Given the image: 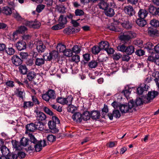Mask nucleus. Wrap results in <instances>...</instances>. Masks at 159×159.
I'll list each match as a JSON object with an SVG mask.
<instances>
[{
  "instance_id": "0e129e2a",
  "label": "nucleus",
  "mask_w": 159,
  "mask_h": 159,
  "mask_svg": "<svg viewBox=\"0 0 159 159\" xmlns=\"http://www.w3.org/2000/svg\"><path fill=\"white\" fill-rule=\"evenodd\" d=\"M145 52L141 49H137L135 52V54L139 57L143 56L145 54Z\"/></svg>"
},
{
  "instance_id": "bf43d9fd",
  "label": "nucleus",
  "mask_w": 159,
  "mask_h": 159,
  "mask_svg": "<svg viewBox=\"0 0 159 159\" xmlns=\"http://www.w3.org/2000/svg\"><path fill=\"white\" fill-rule=\"evenodd\" d=\"M57 102L61 104L64 105L66 104V98H63L61 97H58L56 99Z\"/></svg>"
},
{
  "instance_id": "774afa93",
  "label": "nucleus",
  "mask_w": 159,
  "mask_h": 159,
  "mask_svg": "<svg viewBox=\"0 0 159 159\" xmlns=\"http://www.w3.org/2000/svg\"><path fill=\"white\" fill-rule=\"evenodd\" d=\"M0 150L2 154L4 155H6L7 154V152H6L7 150L8 152H9V149L4 145L2 146L0 148Z\"/></svg>"
},
{
  "instance_id": "052dcab7",
  "label": "nucleus",
  "mask_w": 159,
  "mask_h": 159,
  "mask_svg": "<svg viewBox=\"0 0 159 159\" xmlns=\"http://www.w3.org/2000/svg\"><path fill=\"white\" fill-rule=\"evenodd\" d=\"M66 104L68 105L69 106L71 104L73 98L71 95H69L67 98H66Z\"/></svg>"
},
{
  "instance_id": "72a5a7b5",
  "label": "nucleus",
  "mask_w": 159,
  "mask_h": 159,
  "mask_svg": "<svg viewBox=\"0 0 159 159\" xmlns=\"http://www.w3.org/2000/svg\"><path fill=\"white\" fill-rule=\"evenodd\" d=\"M137 24L140 27H143L147 24L146 21L144 19L139 18L136 21Z\"/></svg>"
},
{
  "instance_id": "f8f14e48",
  "label": "nucleus",
  "mask_w": 159,
  "mask_h": 159,
  "mask_svg": "<svg viewBox=\"0 0 159 159\" xmlns=\"http://www.w3.org/2000/svg\"><path fill=\"white\" fill-rule=\"evenodd\" d=\"M35 45L37 50L39 53L40 54L45 51L46 47L42 41L37 43Z\"/></svg>"
},
{
  "instance_id": "5fc2aeb1",
  "label": "nucleus",
  "mask_w": 159,
  "mask_h": 159,
  "mask_svg": "<svg viewBox=\"0 0 159 159\" xmlns=\"http://www.w3.org/2000/svg\"><path fill=\"white\" fill-rule=\"evenodd\" d=\"M125 44L124 43L118 45L117 47L118 50L123 52H125L127 46H125Z\"/></svg>"
},
{
  "instance_id": "c9c22d12",
  "label": "nucleus",
  "mask_w": 159,
  "mask_h": 159,
  "mask_svg": "<svg viewBox=\"0 0 159 159\" xmlns=\"http://www.w3.org/2000/svg\"><path fill=\"white\" fill-rule=\"evenodd\" d=\"M157 10L158 8H157L153 5L150 6L148 8L149 12L153 15H157Z\"/></svg>"
},
{
  "instance_id": "a19ab883",
  "label": "nucleus",
  "mask_w": 159,
  "mask_h": 159,
  "mask_svg": "<svg viewBox=\"0 0 159 159\" xmlns=\"http://www.w3.org/2000/svg\"><path fill=\"white\" fill-rule=\"evenodd\" d=\"M56 48L58 52L59 51L60 52H63L66 49V47L64 45L61 43H59L57 46Z\"/></svg>"
},
{
  "instance_id": "13d9d810",
  "label": "nucleus",
  "mask_w": 159,
  "mask_h": 159,
  "mask_svg": "<svg viewBox=\"0 0 159 159\" xmlns=\"http://www.w3.org/2000/svg\"><path fill=\"white\" fill-rule=\"evenodd\" d=\"M65 26L62 25H61L59 23L52 26L51 29L54 30H58L63 28Z\"/></svg>"
},
{
  "instance_id": "1a4fd4ad",
  "label": "nucleus",
  "mask_w": 159,
  "mask_h": 159,
  "mask_svg": "<svg viewBox=\"0 0 159 159\" xmlns=\"http://www.w3.org/2000/svg\"><path fill=\"white\" fill-rule=\"evenodd\" d=\"M123 10L125 13L129 16H133L135 13V11L132 6L128 5L125 7Z\"/></svg>"
},
{
  "instance_id": "2f4dec72",
  "label": "nucleus",
  "mask_w": 159,
  "mask_h": 159,
  "mask_svg": "<svg viewBox=\"0 0 159 159\" xmlns=\"http://www.w3.org/2000/svg\"><path fill=\"white\" fill-rule=\"evenodd\" d=\"M34 106V103L30 101H24L23 107L24 109H30Z\"/></svg>"
},
{
  "instance_id": "aec40b11",
  "label": "nucleus",
  "mask_w": 159,
  "mask_h": 159,
  "mask_svg": "<svg viewBox=\"0 0 159 159\" xmlns=\"http://www.w3.org/2000/svg\"><path fill=\"white\" fill-rule=\"evenodd\" d=\"M73 120L76 122H81L82 120V114L79 112L75 113L72 116Z\"/></svg>"
},
{
  "instance_id": "f257e3e1",
  "label": "nucleus",
  "mask_w": 159,
  "mask_h": 159,
  "mask_svg": "<svg viewBox=\"0 0 159 159\" xmlns=\"http://www.w3.org/2000/svg\"><path fill=\"white\" fill-rule=\"evenodd\" d=\"M29 136L30 139V145L28 147V151H33L35 149L36 152H40L43 147L47 145L45 140H38L32 134L29 133Z\"/></svg>"
},
{
  "instance_id": "69168bd1",
  "label": "nucleus",
  "mask_w": 159,
  "mask_h": 159,
  "mask_svg": "<svg viewBox=\"0 0 159 159\" xmlns=\"http://www.w3.org/2000/svg\"><path fill=\"white\" fill-rule=\"evenodd\" d=\"M43 111L47 114L50 116H52L53 115V113L47 107H43Z\"/></svg>"
},
{
  "instance_id": "e2e57ef3",
  "label": "nucleus",
  "mask_w": 159,
  "mask_h": 159,
  "mask_svg": "<svg viewBox=\"0 0 159 159\" xmlns=\"http://www.w3.org/2000/svg\"><path fill=\"white\" fill-rule=\"evenodd\" d=\"M27 30V28L25 26H20L17 30L19 34L24 33Z\"/></svg>"
},
{
  "instance_id": "20e7f679",
  "label": "nucleus",
  "mask_w": 159,
  "mask_h": 159,
  "mask_svg": "<svg viewBox=\"0 0 159 159\" xmlns=\"http://www.w3.org/2000/svg\"><path fill=\"white\" fill-rule=\"evenodd\" d=\"M45 57H47L45 59L47 61H51L52 60L57 61H59V53L58 51L55 50H53L49 53H44L43 55V57L44 58Z\"/></svg>"
},
{
  "instance_id": "f704fd0d",
  "label": "nucleus",
  "mask_w": 159,
  "mask_h": 159,
  "mask_svg": "<svg viewBox=\"0 0 159 159\" xmlns=\"http://www.w3.org/2000/svg\"><path fill=\"white\" fill-rule=\"evenodd\" d=\"M30 140L28 138L23 137L20 140V145L23 146H26L29 144Z\"/></svg>"
},
{
  "instance_id": "5701e85b",
  "label": "nucleus",
  "mask_w": 159,
  "mask_h": 159,
  "mask_svg": "<svg viewBox=\"0 0 159 159\" xmlns=\"http://www.w3.org/2000/svg\"><path fill=\"white\" fill-rule=\"evenodd\" d=\"M123 18L122 19L123 22L121 23V25L125 28L128 29H131L132 27V24L129 22V21L127 19L126 20H123Z\"/></svg>"
},
{
  "instance_id": "4be33fe9",
  "label": "nucleus",
  "mask_w": 159,
  "mask_h": 159,
  "mask_svg": "<svg viewBox=\"0 0 159 159\" xmlns=\"http://www.w3.org/2000/svg\"><path fill=\"white\" fill-rule=\"evenodd\" d=\"M91 118L93 120H96L100 118V113L97 110H93L90 113Z\"/></svg>"
},
{
  "instance_id": "c85d7f7f",
  "label": "nucleus",
  "mask_w": 159,
  "mask_h": 159,
  "mask_svg": "<svg viewBox=\"0 0 159 159\" xmlns=\"http://www.w3.org/2000/svg\"><path fill=\"white\" fill-rule=\"evenodd\" d=\"M110 5L111 4L109 5L108 4L104 1H101L98 3V6L100 9L103 10L104 11L105 9L108 7L109 6H110Z\"/></svg>"
},
{
  "instance_id": "6e6d98bb",
  "label": "nucleus",
  "mask_w": 159,
  "mask_h": 159,
  "mask_svg": "<svg viewBox=\"0 0 159 159\" xmlns=\"http://www.w3.org/2000/svg\"><path fill=\"white\" fill-rule=\"evenodd\" d=\"M19 55L20 58L22 60L26 59L29 56V54L27 52H20Z\"/></svg>"
},
{
  "instance_id": "603ef678",
  "label": "nucleus",
  "mask_w": 159,
  "mask_h": 159,
  "mask_svg": "<svg viewBox=\"0 0 159 159\" xmlns=\"http://www.w3.org/2000/svg\"><path fill=\"white\" fill-rule=\"evenodd\" d=\"M102 115L103 118L105 116V115L108 112V109L107 106L105 104L104 105L103 108L102 109Z\"/></svg>"
},
{
  "instance_id": "79ce46f5",
  "label": "nucleus",
  "mask_w": 159,
  "mask_h": 159,
  "mask_svg": "<svg viewBox=\"0 0 159 159\" xmlns=\"http://www.w3.org/2000/svg\"><path fill=\"white\" fill-rule=\"evenodd\" d=\"M101 51L99 46L95 45L92 48V53L95 55L98 54Z\"/></svg>"
},
{
  "instance_id": "393cba45",
  "label": "nucleus",
  "mask_w": 159,
  "mask_h": 159,
  "mask_svg": "<svg viewBox=\"0 0 159 159\" xmlns=\"http://www.w3.org/2000/svg\"><path fill=\"white\" fill-rule=\"evenodd\" d=\"M26 79L30 81H32L36 78V74L34 71H29L26 74Z\"/></svg>"
},
{
  "instance_id": "6e6552de",
  "label": "nucleus",
  "mask_w": 159,
  "mask_h": 159,
  "mask_svg": "<svg viewBox=\"0 0 159 159\" xmlns=\"http://www.w3.org/2000/svg\"><path fill=\"white\" fill-rule=\"evenodd\" d=\"M149 86L145 83L141 84L139 86L137 89V93L139 95L142 94L144 91H147Z\"/></svg>"
},
{
  "instance_id": "ddd939ff",
  "label": "nucleus",
  "mask_w": 159,
  "mask_h": 159,
  "mask_svg": "<svg viewBox=\"0 0 159 159\" xmlns=\"http://www.w3.org/2000/svg\"><path fill=\"white\" fill-rule=\"evenodd\" d=\"M34 112L36 114V117L38 120L42 121L46 120L47 118L46 116L43 112L39 111L38 110H35Z\"/></svg>"
},
{
  "instance_id": "0eeeda50",
  "label": "nucleus",
  "mask_w": 159,
  "mask_h": 159,
  "mask_svg": "<svg viewBox=\"0 0 159 159\" xmlns=\"http://www.w3.org/2000/svg\"><path fill=\"white\" fill-rule=\"evenodd\" d=\"M98 60H92L89 62L88 64V66L91 68H94L97 66L98 64H100V65L101 63L103 64L102 62L104 61V59L101 60L99 57L98 58Z\"/></svg>"
},
{
  "instance_id": "9d476101",
  "label": "nucleus",
  "mask_w": 159,
  "mask_h": 159,
  "mask_svg": "<svg viewBox=\"0 0 159 159\" xmlns=\"http://www.w3.org/2000/svg\"><path fill=\"white\" fill-rule=\"evenodd\" d=\"M12 63L16 66H18L21 65L23 60L17 55H14L11 59Z\"/></svg>"
},
{
  "instance_id": "a18cd8bd",
  "label": "nucleus",
  "mask_w": 159,
  "mask_h": 159,
  "mask_svg": "<svg viewBox=\"0 0 159 159\" xmlns=\"http://www.w3.org/2000/svg\"><path fill=\"white\" fill-rule=\"evenodd\" d=\"M2 12L4 14L7 15H11L12 13V12L11 8L8 7H6L3 8Z\"/></svg>"
},
{
  "instance_id": "cd10ccee",
  "label": "nucleus",
  "mask_w": 159,
  "mask_h": 159,
  "mask_svg": "<svg viewBox=\"0 0 159 159\" xmlns=\"http://www.w3.org/2000/svg\"><path fill=\"white\" fill-rule=\"evenodd\" d=\"M153 44L151 42H148L146 43L144 46V48L147 50L150 53H152L154 48H153Z\"/></svg>"
},
{
  "instance_id": "a878e982",
  "label": "nucleus",
  "mask_w": 159,
  "mask_h": 159,
  "mask_svg": "<svg viewBox=\"0 0 159 159\" xmlns=\"http://www.w3.org/2000/svg\"><path fill=\"white\" fill-rule=\"evenodd\" d=\"M98 46L101 50H105L107 48L109 47V44L107 41H102L99 43Z\"/></svg>"
},
{
  "instance_id": "4d7b16f0",
  "label": "nucleus",
  "mask_w": 159,
  "mask_h": 159,
  "mask_svg": "<svg viewBox=\"0 0 159 159\" xmlns=\"http://www.w3.org/2000/svg\"><path fill=\"white\" fill-rule=\"evenodd\" d=\"M75 16H81L84 14V13L83 10L77 9L75 10Z\"/></svg>"
},
{
  "instance_id": "473e14b6",
  "label": "nucleus",
  "mask_w": 159,
  "mask_h": 159,
  "mask_svg": "<svg viewBox=\"0 0 159 159\" xmlns=\"http://www.w3.org/2000/svg\"><path fill=\"white\" fill-rule=\"evenodd\" d=\"M131 88L129 87H128L127 88V87H125L122 91L121 93L126 98H128L129 97V95L131 93Z\"/></svg>"
},
{
  "instance_id": "7ed1b4c3",
  "label": "nucleus",
  "mask_w": 159,
  "mask_h": 159,
  "mask_svg": "<svg viewBox=\"0 0 159 159\" xmlns=\"http://www.w3.org/2000/svg\"><path fill=\"white\" fill-rule=\"evenodd\" d=\"M134 101L133 99L130 100L128 103V105L125 104H121L119 106V109L122 113L127 112H131L134 108Z\"/></svg>"
},
{
  "instance_id": "58836bf2",
  "label": "nucleus",
  "mask_w": 159,
  "mask_h": 159,
  "mask_svg": "<svg viewBox=\"0 0 159 159\" xmlns=\"http://www.w3.org/2000/svg\"><path fill=\"white\" fill-rule=\"evenodd\" d=\"M143 102H144L142 98H137L135 102H134V108H133V109L135 110V108L138 107L139 106H140L143 104Z\"/></svg>"
},
{
  "instance_id": "f3484780",
  "label": "nucleus",
  "mask_w": 159,
  "mask_h": 159,
  "mask_svg": "<svg viewBox=\"0 0 159 159\" xmlns=\"http://www.w3.org/2000/svg\"><path fill=\"white\" fill-rule=\"evenodd\" d=\"M18 70L20 74L22 75H26L28 71V69L25 64H21L19 66Z\"/></svg>"
},
{
  "instance_id": "ea45409f",
  "label": "nucleus",
  "mask_w": 159,
  "mask_h": 159,
  "mask_svg": "<svg viewBox=\"0 0 159 159\" xmlns=\"http://www.w3.org/2000/svg\"><path fill=\"white\" fill-rule=\"evenodd\" d=\"M111 31H114L115 32H119L120 29L116 26L114 25V23H111L110 25L107 26V28Z\"/></svg>"
},
{
  "instance_id": "8fccbe9b",
  "label": "nucleus",
  "mask_w": 159,
  "mask_h": 159,
  "mask_svg": "<svg viewBox=\"0 0 159 159\" xmlns=\"http://www.w3.org/2000/svg\"><path fill=\"white\" fill-rule=\"evenodd\" d=\"M6 155L8 159H17V155L13 152H9Z\"/></svg>"
},
{
  "instance_id": "338daca9",
  "label": "nucleus",
  "mask_w": 159,
  "mask_h": 159,
  "mask_svg": "<svg viewBox=\"0 0 159 159\" xmlns=\"http://www.w3.org/2000/svg\"><path fill=\"white\" fill-rule=\"evenodd\" d=\"M71 57H72V60L73 61L77 63L80 61V56L77 54L74 55L73 54Z\"/></svg>"
},
{
  "instance_id": "7c9ffc66",
  "label": "nucleus",
  "mask_w": 159,
  "mask_h": 159,
  "mask_svg": "<svg viewBox=\"0 0 159 159\" xmlns=\"http://www.w3.org/2000/svg\"><path fill=\"white\" fill-rule=\"evenodd\" d=\"M25 24L26 26H28L30 28L34 29H38L40 27L39 24H37L32 21H27L26 22Z\"/></svg>"
},
{
  "instance_id": "37998d69",
  "label": "nucleus",
  "mask_w": 159,
  "mask_h": 159,
  "mask_svg": "<svg viewBox=\"0 0 159 159\" xmlns=\"http://www.w3.org/2000/svg\"><path fill=\"white\" fill-rule=\"evenodd\" d=\"M150 24L153 27H159V21L156 19H153L150 20Z\"/></svg>"
},
{
  "instance_id": "49530a36",
  "label": "nucleus",
  "mask_w": 159,
  "mask_h": 159,
  "mask_svg": "<svg viewBox=\"0 0 159 159\" xmlns=\"http://www.w3.org/2000/svg\"><path fill=\"white\" fill-rule=\"evenodd\" d=\"M5 52L8 55H13L15 52V50L12 47L6 48Z\"/></svg>"
},
{
  "instance_id": "423d86ee",
  "label": "nucleus",
  "mask_w": 159,
  "mask_h": 159,
  "mask_svg": "<svg viewBox=\"0 0 159 159\" xmlns=\"http://www.w3.org/2000/svg\"><path fill=\"white\" fill-rule=\"evenodd\" d=\"M158 92L154 90L148 92L146 97L147 100L145 101V103H148L150 102L158 95Z\"/></svg>"
},
{
  "instance_id": "39448f33",
  "label": "nucleus",
  "mask_w": 159,
  "mask_h": 159,
  "mask_svg": "<svg viewBox=\"0 0 159 159\" xmlns=\"http://www.w3.org/2000/svg\"><path fill=\"white\" fill-rule=\"evenodd\" d=\"M56 96L55 91L52 89H49L45 93L42 95V97L43 100L48 102L50 99H55Z\"/></svg>"
},
{
  "instance_id": "f03ea898",
  "label": "nucleus",
  "mask_w": 159,
  "mask_h": 159,
  "mask_svg": "<svg viewBox=\"0 0 159 159\" xmlns=\"http://www.w3.org/2000/svg\"><path fill=\"white\" fill-rule=\"evenodd\" d=\"M136 36V34L134 32L128 31L120 35L119 36V39L124 44H127L130 43L131 39Z\"/></svg>"
},
{
  "instance_id": "c756f323",
  "label": "nucleus",
  "mask_w": 159,
  "mask_h": 159,
  "mask_svg": "<svg viewBox=\"0 0 159 159\" xmlns=\"http://www.w3.org/2000/svg\"><path fill=\"white\" fill-rule=\"evenodd\" d=\"M45 59V57L43 58H36L35 61V65L39 66H42L44 64Z\"/></svg>"
},
{
  "instance_id": "9b49d317",
  "label": "nucleus",
  "mask_w": 159,
  "mask_h": 159,
  "mask_svg": "<svg viewBox=\"0 0 159 159\" xmlns=\"http://www.w3.org/2000/svg\"><path fill=\"white\" fill-rule=\"evenodd\" d=\"M111 5L109 6L107 9H106L104 11V13L105 15L107 16L110 17H112L115 14L114 10L113 9L114 6H112L111 3Z\"/></svg>"
},
{
  "instance_id": "4468645a",
  "label": "nucleus",
  "mask_w": 159,
  "mask_h": 159,
  "mask_svg": "<svg viewBox=\"0 0 159 159\" xmlns=\"http://www.w3.org/2000/svg\"><path fill=\"white\" fill-rule=\"evenodd\" d=\"M148 35L152 37H156L159 36V30L157 29L149 28L148 30Z\"/></svg>"
},
{
  "instance_id": "412c9836",
  "label": "nucleus",
  "mask_w": 159,
  "mask_h": 159,
  "mask_svg": "<svg viewBox=\"0 0 159 159\" xmlns=\"http://www.w3.org/2000/svg\"><path fill=\"white\" fill-rule=\"evenodd\" d=\"M148 14V12L147 10L145 9H140L138 12V16L139 18L145 19Z\"/></svg>"
},
{
  "instance_id": "c03bdc74",
  "label": "nucleus",
  "mask_w": 159,
  "mask_h": 159,
  "mask_svg": "<svg viewBox=\"0 0 159 159\" xmlns=\"http://www.w3.org/2000/svg\"><path fill=\"white\" fill-rule=\"evenodd\" d=\"M74 28L70 27L65 29L64 30V33L67 34H72L74 33Z\"/></svg>"
},
{
  "instance_id": "680f3d73",
  "label": "nucleus",
  "mask_w": 159,
  "mask_h": 159,
  "mask_svg": "<svg viewBox=\"0 0 159 159\" xmlns=\"http://www.w3.org/2000/svg\"><path fill=\"white\" fill-rule=\"evenodd\" d=\"M11 143L13 147L16 148V150H19L20 146L19 142L16 140H12Z\"/></svg>"
},
{
  "instance_id": "b1692460",
  "label": "nucleus",
  "mask_w": 159,
  "mask_h": 159,
  "mask_svg": "<svg viewBox=\"0 0 159 159\" xmlns=\"http://www.w3.org/2000/svg\"><path fill=\"white\" fill-rule=\"evenodd\" d=\"M34 123H31L27 124L25 126L26 129V133L27 132H32L36 130Z\"/></svg>"
},
{
  "instance_id": "6ab92c4d",
  "label": "nucleus",
  "mask_w": 159,
  "mask_h": 159,
  "mask_svg": "<svg viewBox=\"0 0 159 159\" xmlns=\"http://www.w3.org/2000/svg\"><path fill=\"white\" fill-rule=\"evenodd\" d=\"M16 47L18 50L21 51L26 48V44L25 41L22 40L16 43Z\"/></svg>"
},
{
  "instance_id": "de8ad7c7",
  "label": "nucleus",
  "mask_w": 159,
  "mask_h": 159,
  "mask_svg": "<svg viewBox=\"0 0 159 159\" xmlns=\"http://www.w3.org/2000/svg\"><path fill=\"white\" fill-rule=\"evenodd\" d=\"M71 50L73 53L74 52L76 54H78L80 53L81 49L80 47H79L78 45H75L72 48Z\"/></svg>"
},
{
  "instance_id": "2eb2a0df",
  "label": "nucleus",
  "mask_w": 159,
  "mask_h": 159,
  "mask_svg": "<svg viewBox=\"0 0 159 159\" xmlns=\"http://www.w3.org/2000/svg\"><path fill=\"white\" fill-rule=\"evenodd\" d=\"M109 119L112 120L113 119V116L116 118H119L121 116L120 113L119 111L118 110H114L112 113H109L107 114Z\"/></svg>"
},
{
  "instance_id": "864d4df0",
  "label": "nucleus",
  "mask_w": 159,
  "mask_h": 159,
  "mask_svg": "<svg viewBox=\"0 0 159 159\" xmlns=\"http://www.w3.org/2000/svg\"><path fill=\"white\" fill-rule=\"evenodd\" d=\"M63 54L67 57H71L73 55V52L70 49H66L64 52Z\"/></svg>"
},
{
  "instance_id": "a211bd4d",
  "label": "nucleus",
  "mask_w": 159,
  "mask_h": 159,
  "mask_svg": "<svg viewBox=\"0 0 159 159\" xmlns=\"http://www.w3.org/2000/svg\"><path fill=\"white\" fill-rule=\"evenodd\" d=\"M16 95L20 98L23 100L25 98V93L24 90H22L21 89H16L15 91Z\"/></svg>"
},
{
  "instance_id": "dca6fc26",
  "label": "nucleus",
  "mask_w": 159,
  "mask_h": 159,
  "mask_svg": "<svg viewBox=\"0 0 159 159\" xmlns=\"http://www.w3.org/2000/svg\"><path fill=\"white\" fill-rule=\"evenodd\" d=\"M48 125L49 128L50 129L52 132L53 133H55L58 132V129L56 127V124L50 120L48 121Z\"/></svg>"
},
{
  "instance_id": "3c124183",
  "label": "nucleus",
  "mask_w": 159,
  "mask_h": 159,
  "mask_svg": "<svg viewBox=\"0 0 159 159\" xmlns=\"http://www.w3.org/2000/svg\"><path fill=\"white\" fill-rule=\"evenodd\" d=\"M56 137L52 134H49L47 136L48 141L50 143L54 142L56 141Z\"/></svg>"
},
{
  "instance_id": "09e8293b",
  "label": "nucleus",
  "mask_w": 159,
  "mask_h": 159,
  "mask_svg": "<svg viewBox=\"0 0 159 159\" xmlns=\"http://www.w3.org/2000/svg\"><path fill=\"white\" fill-rule=\"evenodd\" d=\"M133 43L135 45L141 47L143 45V41L141 39L138 38L134 41Z\"/></svg>"
},
{
  "instance_id": "bb28decb",
  "label": "nucleus",
  "mask_w": 159,
  "mask_h": 159,
  "mask_svg": "<svg viewBox=\"0 0 159 159\" xmlns=\"http://www.w3.org/2000/svg\"><path fill=\"white\" fill-rule=\"evenodd\" d=\"M135 48L132 45L126 46L125 53L127 54L131 55L134 52Z\"/></svg>"
},
{
  "instance_id": "e433bc0d",
  "label": "nucleus",
  "mask_w": 159,
  "mask_h": 159,
  "mask_svg": "<svg viewBox=\"0 0 159 159\" xmlns=\"http://www.w3.org/2000/svg\"><path fill=\"white\" fill-rule=\"evenodd\" d=\"M90 113L89 111H85L82 114V120H84L86 121L90 119L91 118Z\"/></svg>"
},
{
  "instance_id": "4c0bfd02",
  "label": "nucleus",
  "mask_w": 159,
  "mask_h": 159,
  "mask_svg": "<svg viewBox=\"0 0 159 159\" xmlns=\"http://www.w3.org/2000/svg\"><path fill=\"white\" fill-rule=\"evenodd\" d=\"M58 21L59 23L63 26H65L67 22L66 17H64V15H62L60 16Z\"/></svg>"
}]
</instances>
